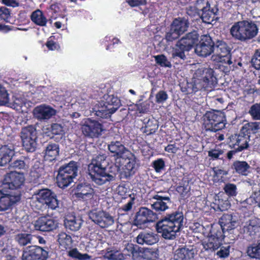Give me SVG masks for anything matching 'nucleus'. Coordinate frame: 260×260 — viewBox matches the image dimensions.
<instances>
[{
  "label": "nucleus",
  "mask_w": 260,
  "mask_h": 260,
  "mask_svg": "<svg viewBox=\"0 0 260 260\" xmlns=\"http://www.w3.org/2000/svg\"><path fill=\"white\" fill-rule=\"evenodd\" d=\"M68 252L69 256L74 258L78 259L79 260L89 259L91 258V256L87 253L82 254L79 252L77 248H72Z\"/></svg>",
  "instance_id": "a18cd8bd"
},
{
  "label": "nucleus",
  "mask_w": 260,
  "mask_h": 260,
  "mask_svg": "<svg viewBox=\"0 0 260 260\" xmlns=\"http://www.w3.org/2000/svg\"><path fill=\"white\" fill-rule=\"evenodd\" d=\"M48 251L39 246L31 245L26 247L21 256V260H47Z\"/></svg>",
  "instance_id": "4468645a"
},
{
  "label": "nucleus",
  "mask_w": 260,
  "mask_h": 260,
  "mask_svg": "<svg viewBox=\"0 0 260 260\" xmlns=\"http://www.w3.org/2000/svg\"><path fill=\"white\" fill-rule=\"evenodd\" d=\"M44 173V165L40 161H36L32 166L30 172V177L31 180L37 182Z\"/></svg>",
  "instance_id": "f704fd0d"
},
{
  "label": "nucleus",
  "mask_w": 260,
  "mask_h": 260,
  "mask_svg": "<svg viewBox=\"0 0 260 260\" xmlns=\"http://www.w3.org/2000/svg\"><path fill=\"white\" fill-rule=\"evenodd\" d=\"M199 35L196 30L187 33L177 42L172 53L173 57L184 59L186 58L185 52L189 51L196 47L199 41Z\"/></svg>",
  "instance_id": "423d86ee"
},
{
  "label": "nucleus",
  "mask_w": 260,
  "mask_h": 260,
  "mask_svg": "<svg viewBox=\"0 0 260 260\" xmlns=\"http://www.w3.org/2000/svg\"><path fill=\"white\" fill-rule=\"evenodd\" d=\"M194 51L199 56L206 57L214 52V41L209 34L202 35Z\"/></svg>",
  "instance_id": "9b49d317"
},
{
  "label": "nucleus",
  "mask_w": 260,
  "mask_h": 260,
  "mask_svg": "<svg viewBox=\"0 0 260 260\" xmlns=\"http://www.w3.org/2000/svg\"><path fill=\"white\" fill-rule=\"evenodd\" d=\"M82 220L73 215H67L64 220V225L67 229L72 231H77L82 224Z\"/></svg>",
  "instance_id": "7c9ffc66"
},
{
  "label": "nucleus",
  "mask_w": 260,
  "mask_h": 260,
  "mask_svg": "<svg viewBox=\"0 0 260 260\" xmlns=\"http://www.w3.org/2000/svg\"><path fill=\"white\" fill-rule=\"evenodd\" d=\"M81 130L86 138H98L104 131L102 123L91 118H85L81 124Z\"/></svg>",
  "instance_id": "9d476101"
},
{
  "label": "nucleus",
  "mask_w": 260,
  "mask_h": 260,
  "mask_svg": "<svg viewBox=\"0 0 260 260\" xmlns=\"http://www.w3.org/2000/svg\"><path fill=\"white\" fill-rule=\"evenodd\" d=\"M35 113L38 119L45 120L49 119L55 115V111L50 106L41 105L35 108Z\"/></svg>",
  "instance_id": "c756f323"
},
{
  "label": "nucleus",
  "mask_w": 260,
  "mask_h": 260,
  "mask_svg": "<svg viewBox=\"0 0 260 260\" xmlns=\"http://www.w3.org/2000/svg\"><path fill=\"white\" fill-rule=\"evenodd\" d=\"M131 248L134 257H142L147 260H158L159 259V251L157 248H138V250H136L134 247Z\"/></svg>",
  "instance_id": "aec40b11"
},
{
  "label": "nucleus",
  "mask_w": 260,
  "mask_h": 260,
  "mask_svg": "<svg viewBox=\"0 0 260 260\" xmlns=\"http://www.w3.org/2000/svg\"><path fill=\"white\" fill-rule=\"evenodd\" d=\"M59 147L57 144L49 143L44 150V159L52 161L59 155Z\"/></svg>",
  "instance_id": "2f4dec72"
},
{
  "label": "nucleus",
  "mask_w": 260,
  "mask_h": 260,
  "mask_svg": "<svg viewBox=\"0 0 260 260\" xmlns=\"http://www.w3.org/2000/svg\"><path fill=\"white\" fill-rule=\"evenodd\" d=\"M30 17L31 21L36 25L40 26H46L48 20L41 10L37 9L32 12Z\"/></svg>",
  "instance_id": "e433bc0d"
},
{
  "label": "nucleus",
  "mask_w": 260,
  "mask_h": 260,
  "mask_svg": "<svg viewBox=\"0 0 260 260\" xmlns=\"http://www.w3.org/2000/svg\"><path fill=\"white\" fill-rule=\"evenodd\" d=\"M37 200L42 205H45L48 209L55 210L58 207L59 202L56 195L49 189L39 190Z\"/></svg>",
  "instance_id": "2eb2a0df"
},
{
  "label": "nucleus",
  "mask_w": 260,
  "mask_h": 260,
  "mask_svg": "<svg viewBox=\"0 0 260 260\" xmlns=\"http://www.w3.org/2000/svg\"><path fill=\"white\" fill-rule=\"evenodd\" d=\"M90 218L102 228H106L114 222V218L109 213L104 211H95L89 214Z\"/></svg>",
  "instance_id": "f3484780"
},
{
  "label": "nucleus",
  "mask_w": 260,
  "mask_h": 260,
  "mask_svg": "<svg viewBox=\"0 0 260 260\" xmlns=\"http://www.w3.org/2000/svg\"><path fill=\"white\" fill-rule=\"evenodd\" d=\"M152 199L155 201L151 204V208L158 215L168 209V204L171 203V199L168 196H162L156 194L154 195Z\"/></svg>",
  "instance_id": "412c9836"
},
{
  "label": "nucleus",
  "mask_w": 260,
  "mask_h": 260,
  "mask_svg": "<svg viewBox=\"0 0 260 260\" xmlns=\"http://www.w3.org/2000/svg\"><path fill=\"white\" fill-rule=\"evenodd\" d=\"M226 231V230L223 229V228L220 226L218 228H212L210 231V236L213 237L217 238L219 240L222 241L225 237V233Z\"/></svg>",
  "instance_id": "09e8293b"
},
{
  "label": "nucleus",
  "mask_w": 260,
  "mask_h": 260,
  "mask_svg": "<svg viewBox=\"0 0 260 260\" xmlns=\"http://www.w3.org/2000/svg\"><path fill=\"white\" fill-rule=\"evenodd\" d=\"M13 155V150L7 145L0 148V166H4L11 161Z\"/></svg>",
  "instance_id": "c9c22d12"
},
{
  "label": "nucleus",
  "mask_w": 260,
  "mask_h": 260,
  "mask_svg": "<svg viewBox=\"0 0 260 260\" xmlns=\"http://www.w3.org/2000/svg\"><path fill=\"white\" fill-rule=\"evenodd\" d=\"M104 105L109 114L115 113L121 105L120 100L113 94H105L103 96Z\"/></svg>",
  "instance_id": "5701e85b"
},
{
  "label": "nucleus",
  "mask_w": 260,
  "mask_h": 260,
  "mask_svg": "<svg viewBox=\"0 0 260 260\" xmlns=\"http://www.w3.org/2000/svg\"><path fill=\"white\" fill-rule=\"evenodd\" d=\"M260 229V219L253 217L246 222L243 227L244 233L251 236H254Z\"/></svg>",
  "instance_id": "cd10ccee"
},
{
  "label": "nucleus",
  "mask_w": 260,
  "mask_h": 260,
  "mask_svg": "<svg viewBox=\"0 0 260 260\" xmlns=\"http://www.w3.org/2000/svg\"><path fill=\"white\" fill-rule=\"evenodd\" d=\"M226 124L225 115L220 110L207 111L203 116V126L206 131L216 132L223 129Z\"/></svg>",
  "instance_id": "0eeeda50"
},
{
  "label": "nucleus",
  "mask_w": 260,
  "mask_h": 260,
  "mask_svg": "<svg viewBox=\"0 0 260 260\" xmlns=\"http://www.w3.org/2000/svg\"><path fill=\"white\" fill-rule=\"evenodd\" d=\"M194 256V250L193 248L189 249L186 246L179 248L174 254L175 260H191Z\"/></svg>",
  "instance_id": "c85d7f7f"
},
{
  "label": "nucleus",
  "mask_w": 260,
  "mask_h": 260,
  "mask_svg": "<svg viewBox=\"0 0 260 260\" xmlns=\"http://www.w3.org/2000/svg\"><path fill=\"white\" fill-rule=\"evenodd\" d=\"M220 249L216 253V255L220 258H226L230 255V250L231 246L228 245L226 246H220Z\"/></svg>",
  "instance_id": "680f3d73"
},
{
  "label": "nucleus",
  "mask_w": 260,
  "mask_h": 260,
  "mask_svg": "<svg viewBox=\"0 0 260 260\" xmlns=\"http://www.w3.org/2000/svg\"><path fill=\"white\" fill-rule=\"evenodd\" d=\"M238 147H237L238 151H242L248 148L249 138L241 134V131L238 135Z\"/></svg>",
  "instance_id": "37998d69"
},
{
  "label": "nucleus",
  "mask_w": 260,
  "mask_h": 260,
  "mask_svg": "<svg viewBox=\"0 0 260 260\" xmlns=\"http://www.w3.org/2000/svg\"><path fill=\"white\" fill-rule=\"evenodd\" d=\"M10 9L7 8L6 7H0V19L4 20L6 22H9V19L11 17Z\"/></svg>",
  "instance_id": "603ef678"
},
{
  "label": "nucleus",
  "mask_w": 260,
  "mask_h": 260,
  "mask_svg": "<svg viewBox=\"0 0 260 260\" xmlns=\"http://www.w3.org/2000/svg\"><path fill=\"white\" fill-rule=\"evenodd\" d=\"M57 238V241L61 247L66 249L71 247L72 239L70 235L64 232H61L58 235Z\"/></svg>",
  "instance_id": "79ce46f5"
},
{
  "label": "nucleus",
  "mask_w": 260,
  "mask_h": 260,
  "mask_svg": "<svg viewBox=\"0 0 260 260\" xmlns=\"http://www.w3.org/2000/svg\"><path fill=\"white\" fill-rule=\"evenodd\" d=\"M108 149L116 158V164H118V160L131 152L119 141H112L108 145Z\"/></svg>",
  "instance_id": "4be33fe9"
},
{
  "label": "nucleus",
  "mask_w": 260,
  "mask_h": 260,
  "mask_svg": "<svg viewBox=\"0 0 260 260\" xmlns=\"http://www.w3.org/2000/svg\"><path fill=\"white\" fill-rule=\"evenodd\" d=\"M135 107L137 108V110L139 111L140 113H145L148 111V105L145 103L136 104L135 105Z\"/></svg>",
  "instance_id": "774afa93"
},
{
  "label": "nucleus",
  "mask_w": 260,
  "mask_h": 260,
  "mask_svg": "<svg viewBox=\"0 0 260 260\" xmlns=\"http://www.w3.org/2000/svg\"><path fill=\"white\" fill-rule=\"evenodd\" d=\"M10 166L12 168L16 170H25L27 168V166L25 161L20 159H17L14 160L12 162Z\"/></svg>",
  "instance_id": "864d4df0"
},
{
  "label": "nucleus",
  "mask_w": 260,
  "mask_h": 260,
  "mask_svg": "<svg viewBox=\"0 0 260 260\" xmlns=\"http://www.w3.org/2000/svg\"><path fill=\"white\" fill-rule=\"evenodd\" d=\"M258 27L251 20L237 21L231 26L230 33L236 40L245 42L255 38L258 34Z\"/></svg>",
  "instance_id": "20e7f679"
},
{
  "label": "nucleus",
  "mask_w": 260,
  "mask_h": 260,
  "mask_svg": "<svg viewBox=\"0 0 260 260\" xmlns=\"http://www.w3.org/2000/svg\"><path fill=\"white\" fill-rule=\"evenodd\" d=\"M217 84L214 71L211 68H201L196 71L192 78V91L186 94L196 93L199 90L211 91Z\"/></svg>",
  "instance_id": "7ed1b4c3"
},
{
  "label": "nucleus",
  "mask_w": 260,
  "mask_h": 260,
  "mask_svg": "<svg viewBox=\"0 0 260 260\" xmlns=\"http://www.w3.org/2000/svg\"><path fill=\"white\" fill-rule=\"evenodd\" d=\"M0 201V211H6L21 199L20 193L13 195L10 191H6Z\"/></svg>",
  "instance_id": "b1692460"
},
{
  "label": "nucleus",
  "mask_w": 260,
  "mask_h": 260,
  "mask_svg": "<svg viewBox=\"0 0 260 260\" xmlns=\"http://www.w3.org/2000/svg\"><path fill=\"white\" fill-rule=\"evenodd\" d=\"M50 133L52 135L51 138L56 135L60 136L61 137L64 134L63 127L61 124L53 123L51 126Z\"/></svg>",
  "instance_id": "3c124183"
},
{
  "label": "nucleus",
  "mask_w": 260,
  "mask_h": 260,
  "mask_svg": "<svg viewBox=\"0 0 260 260\" xmlns=\"http://www.w3.org/2000/svg\"><path fill=\"white\" fill-rule=\"evenodd\" d=\"M198 4H206V6L202 8V14L201 18L203 21L205 23L210 24L214 20L215 13L213 9H210V5L209 2L205 0H198L197 1Z\"/></svg>",
  "instance_id": "bb28decb"
},
{
  "label": "nucleus",
  "mask_w": 260,
  "mask_h": 260,
  "mask_svg": "<svg viewBox=\"0 0 260 260\" xmlns=\"http://www.w3.org/2000/svg\"><path fill=\"white\" fill-rule=\"evenodd\" d=\"M251 63L254 69L260 70V49L256 50L251 59Z\"/></svg>",
  "instance_id": "5fc2aeb1"
},
{
  "label": "nucleus",
  "mask_w": 260,
  "mask_h": 260,
  "mask_svg": "<svg viewBox=\"0 0 260 260\" xmlns=\"http://www.w3.org/2000/svg\"><path fill=\"white\" fill-rule=\"evenodd\" d=\"M78 168V162L73 160L60 166L56 178L57 186L62 189L69 186L77 176Z\"/></svg>",
  "instance_id": "39448f33"
},
{
  "label": "nucleus",
  "mask_w": 260,
  "mask_h": 260,
  "mask_svg": "<svg viewBox=\"0 0 260 260\" xmlns=\"http://www.w3.org/2000/svg\"><path fill=\"white\" fill-rule=\"evenodd\" d=\"M180 36L181 35L179 32L174 31L173 28L170 27V30L166 34L165 39L167 42H173L178 39Z\"/></svg>",
  "instance_id": "13d9d810"
},
{
  "label": "nucleus",
  "mask_w": 260,
  "mask_h": 260,
  "mask_svg": "<svg viewBox=\"0 0 260 260\" xmlns=\"http://www.w3.org/2000/svg\"><path fill=\"white\" fill-rule=\"evenodd\" d=\"M223 153L221 149H212L208 151V155L213 160L220 159L219 156Z\"/></svg>",
  "instance_id": "052dcab7"
},
{
  "label": "nucleus",
  "mask_w": 260,
  "mask_h": 260,
  "mask_svg": "<svg viewBox=\"0 0 260 260\" xmlns=\"http://www.w3.org/2000/svg\"><path fill=\"white\" fill-rule=\"evenodd\" d=\"M152 167L156 172H160L165 167V163L162 158H158L154 160L152 163Z\"/></svg>",
  "instance_id": "bf43d9fd"
},
{
  "label": "nucleus",
  "mask_w": 260,
  "mask_h": 260,
  "mask_svg": "<svg viewBox=\"0 0 260 260\" xmlns=\"http://www.w3.org/2000/svg\"><path fill=\"white\" fill-rule=\"evenodd\" d=\"M129 197H131L130 200L126 204L123 205L121 208L122 210L125 212L131 211L132 209L133 206L135 204V197H132L131 195H130Z\"/></svg>",
  "instance_id": "338daca9"
},
{
  "label": "nucleus",
  "mask_w": 260,
  "mask_h": 260,
  "mask_svg": "<svg viewBox=\"0 0 260 260\" xmlns=\"http://www.w3.org/2000/svg\"><path fill=\"white\" fill-rule=\"evenodd\" d=\"M9 94L5 88L0 85V106L9 103Z\"/></svg>",
  "instance_id": "6e6d98bb"
},
{
  "label": "nucleus",
  "mask_w": 260,
  "mask_h": 260,
  "mask_svg": "<svg viewBox=\"0 0 260 260\" xmlns=\"http://www.w3.org/2000/svg\"><path fill=\"white\" fill-rule=\"evenodd\" d=\"M103 256L108 260L123 259V254L121 252L118 244H114L103 250Z\"/></svg>",
  "instance_id": "393cba45"
},
{
  "label": "nucleus",
  "mask_w": 260,
  "mask_h": 260,
  "mask_svg": "<svg viewBox=\"0 0 260 260\" xmlns=\"http://www.w3.org/2000/svg\"><path fill=\"white\" fill-rule=\"evenodd\" d=\"M183 213L179 210L167 214L156 223L157 231L166 239H174L176 233L183 228Z\"/></svg>",
  "instance_id": "f257e3e1"
},
{
  "label": "nucleus",
  "mask_w": 260,
  "mask_h": 260,
  "mask_svg": "<svg viewBox=\"0 0 260 260\" xmlns=\"http://www.w3.org/2000/svg\"><path fill=\"white\" fill-rule=\"evenodd\" d=\"M217 54L212 55L211 59L218 63H223L230 65L232 63L231 60V48L228 44L222 40H216L214 41V51Z\"/></svg>",
  "instance_id": "6e6552de"
},
{
  "label": "nucleus",
  "mask_w": 260,
  "mask_h": 260,
  "mask_svg": "<svg viewBox=\"0 0 260 260\" xmlns=\"http://www.w3.org/2000/svg\"><path fill=\"white\" fill-rule=\"evenodd\" d=\"M214 177L218 181L222 182L224 180V177L228 174V171L221 169H214Z\"/></svg>",
  "instance_id": "4d7b16f0"
},
{
  "label": "nucleus",
  "mask_w": 260,
  "mask_h": 260,
  "mask_svg": "<svg viewBox=\"0 0 260 260\" xmlns=\"http://www.w3.org/2000/svg\"><path fill=\"white\" fill-rule=\"evenodd\" d=\"M136 157L134 154L130 152L122 159L118 161L117 166L122 170V173L125 178H127L133 175L137 170Z\"/></svg>",
  "instance_id": "f8f14e48"
},
{
  "label": "nucleus",
  "mask_w": 260,
  "mask_h": 260,
  "mask_svg": "<svg viewBox=\"0 0 260 260\" xmlns=\"http://www.w3.org/2000/svg\"><path fill=\"white\" fill-rule=\"evenodd\" d=\"M222 242V241L219 240L218 238L210 236L207 242L203 244L204 248L206 250L214 251L221 246Z\"/></svg>",
  "instance_id": "ea45409f"
},
{
  "label": "nucleus",
  "mask_w": 260,
  "mask_h": 260,
  "mask_svg": "<svg viewBox=\"0 0 260 260\" xmlns=\"http://www.w3.org/2000/svg\"><path fill=\"white\" fill-rule=\"evenodd\" d=\"M54 39L55 37L54 36H51L48 38L46 46L49 50H55L59 48V45L53 40Z\"/></svg>",
  "instance_id": "e2e57ef3"
},
{
  "label": "nucleus",
  "mask_w": 260,
  "mask_h": 260,
  "mask_svg": "<svg viewBox=\"0 0 260 260\" xmlns=\"http://www.w3.org/2000/svg\"><path fill=\"white\" fill-rule=\"evenodd\" d=\"M223 189L225 193L230 198L235 197L238 194L237 187L236 185L234 183H226Z\"/></svg>",
  "instance_id": "49530a36"
},
{
  "label": "nucleus",
  "mask_w": 260,
  "mask_h": 260,
  "mask_svg": "<svg viewBox=\"0 0 260 260\" xmlns=\"http://www.w3.org/2000/svg\"><path fill=\"white\" fill-rule=\"evenodd\" d=\"M94 194V189L88 183H79L75 188L74 195L79 200L89 201L93 198Z\"/></svg>",
  "instance_id": "6ab92c4d"
},
{
  "label": "nucleus",
  "mask_w": 260,
  "mask_h": 260,
  "mask_svg": "<svg viewBox=\"0 0 260 260\" xmlns=\"http://www.w3.org/2000/svg\"><path fill=\"white\" fill-rule=\"evenodd\" d=\"M15 239L20 246H25L31 243L32 236L30 234L20 233L16 235Z\"/></svg>",
  "instance_id": "c03bdc74"
},
{
  "label": "nucleus",
  "mask_w": 260,
  "mask_h": 260,
  "mask_svg": "<svg viewBox=\"0 0 260 260\" xmlns=\"http://www.w3.org/2000/svg\"><path fill=\"white\" fill-rule=\"evenodd\" d=\"M20 136L22 145L27 152L36 150L38 137L35 126L29 125L22 127Z\"/></svg>",
  "instance_id": "1a4fd4ad"
},
{
  "label": "nucleus",
  "mask_w": 260,
  "mask_h": 260,
  "mask_svg": "<svg viewBox=\"0 0 260 260\" xmlns=\"http://www.w3.org/2000/svg\"><path fill=\"white\" fill-rule=\"evenodd\" d=\"M24 181V177L23 173H19L11 172L7 173L4 177L3 182L4 189L14 190L19 188L23 184Z\"/></svg>",
  "instance_id": "dca6fc26"
},
{
  "label": "nucleus",
  "mask_w": 260,
  "mask_h": 260,
  "mask_svg": "<svg viewBox=\"0 0 260 260\" xmlns=\"http://www.w3.org/2000/svg\"><path fill=\"white\" fill-rule=\"evenodd\" d=\"M155 98L157 103H162L168 99V95L165 91L160 90L156 93Z\"/></svg>",
  "instance_id": "0e129e2a"
},
{
  "label": "nucleus",
  "mask_w": 260,
  "mask_h": 260,
  "mask_svg": "<svg viewBox=\"0 0 260 260\" xmlns=\"http://www.w3.org/2000/svg\"><path fill=\"white\" fill-rule=\"evenodd\" d=\"M219 222L220 226L226 230L227 232H230L235 228L236 221L233 220V216L231 214H223Z\"/></svg>",
  "instance_id": "58836bf2"
},
{
  "label": "nucleus",
  "mask_w": 260,
  "mask_h": 260,
  "mask_svg": "<svg viewBox=\"0 0 260 260\" xmlns=\"http://www.w3.org/2000/svg\"><path fill=\"white\" fill-rule=\"evenodd\" d=\"M158 128L156 123H154L152 120L148 119L147 122L144 123V125L141 128V132L149 136L154 134Z\"/></svg>",
  "instance_id": "a19ab883"
},
{
  "label": "nucleus",
  "mask_w": 260,
  "mask_h": 260,
  "mask_svg": "<svg viewBox=\"0 0 260 260\" xmlns=\"http://www.w3.org/2000/svg\"><path fill=\"white\" fill-rule=\"evenodd\" d=\"M158 219V215L156 212H153L147 207H141L135 214L133 224L141 226L145 223L154 222Z\"/></svg>",
  "instance_id": "ddd939ff"
},
{
  "label": "nucleus",
  "mask_w": 260,
  "mask_h": 260,
  "mask_svg": "<svg viewBox=\"0 0 260 260\" xmlns=\"http://www.w3.org/2000/svg\"><path fill=\"white\" fill-rule=\"evenodd\" d=\"M189 24L187 19L184 17H178L173 21L171 27L174 31L179 32L181 35L187 30Z\"/></svg>",
  "instance_id": "473e14b6"
},
{
  "label": "nucleus",
  "mask_w": 260,
  "mask_h": 260,
  "mask_svg": "<svg viewBox=\"0 0 260 260\" xmlns=\"http://www.w3.org/2000/svg\"><path fill=\"white\" fill-rule=\"evenodd\" d=\"M246 253L247 255L252 258L260 259V250L258 245H252L247 247Z\"/></svg>",
  "instance_id": "de8ad7c7"
},
{
  "label": "nucleus",
  "mask_w": 260,
  "mask_h": 260,
  "mask_svg": "<svg viewBox=\"0 0 260 260\" xmlns=\"http://www.w3.org/2000/svg\"><path fill=\"white\" fill-rule=\"evenodd\" d=\"M229 145L232 149H236L238 144V135H232L230 137Z\"/></svg>",
  "instance_id": "69168bd1"
},
{
  "label": "nucleus",
  "mask_w": 260,
  "mask_h": 260,
  "mask_svg": "<svg viewBox=\"0 0 260 260\" xmlns=\"http://www.w3.org/2000/svg\"><path fill=\"white\" fill-rule=\"evenodd\" d=\"M158 240L157 234L153 232H141L137 236L136 241L141 245H153Z\"/></svg>",
  "instance_id": "a878e982"
},
{
  "label": "nucleus",
  "mask_w": 260,
  "mask_h": 260,
  "mask_svg": "<svg viewBox=\"0 0 260 260\" xmlns=\"http://www.w3.org/2000/svg\"><path fill=\"white\" fill-rule=\"evenodd\" d=\"M105 154H99L93 158L88 166V175L91 181L98 185H102L115 179L114 176L108 173V162Z\"/></svg>",
  "instance_id": "f03ea898"
},
{
  "label": "nucleus",
  "mask_w": 260,
  "mask_h": 260,
  "mask_svg": "<svg viewBox=\"0 0 260 260\" xmlns=\"http://www.w3.org/2000/svg\"><path fill=\"white\" fill-rule=\"evenodd\" d=\"M260 129V122H250L244 124L240 131L241 134L250 138V135L255 134Z\"/></svg>",
  "instance_id": "72a5a7b5"
},
{
  "label": "nucleus",
  "mask_w": 260,
  "mask_h": 260,
  "mask_svg": "<svg viewBox=\"0 0 260 260\" xmlns=\"http://www.w3.org/2000/svg\"><path fill=\"white\" fill-rule=\"evenodd\" d=\"M57 222L50 216H44L39 217L34 222L35 230L42 232H50L56 229Z\"/></svg>",
  "instance_id": "a211bd4d"
},
{
  "label": "nucleus",
  "mask_w": 260,
  "mask_h": 260,
  "mask_svg": "<svg viewBox=\"0 0 260 260\" xmlns=\"http://www.w3.org/2000/svg\"><path fill=\"white\" fill-rule=\"evenodd\" d=\"M156 62L162 67L171 68L172 64L170 61L168 60L167 57L164 55H158L154 56Z\"/></svg>",
  "instance_id": "8fccbe9b"
},
{
  "label": "nucleus",
  "mask_w": 260,
  "mask_h": 260,
  "mask_svg": "<svg viewBox=\"0 0 260 260\" xmlns=\"http://www.w3.org/2000/svg\"><path fill=\"white\" fill-rule=\"evenodd\" d=\"M231 168L237 174L246 176L250 166L246 161L235 160L233 162Z\"/></svg>",
  "instance_id": "4c0bfd02"
}]
</instances>
